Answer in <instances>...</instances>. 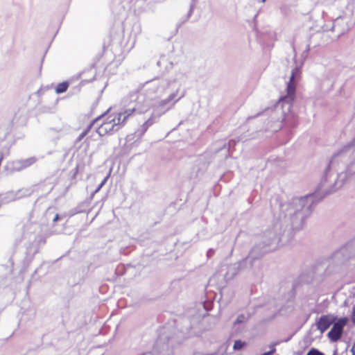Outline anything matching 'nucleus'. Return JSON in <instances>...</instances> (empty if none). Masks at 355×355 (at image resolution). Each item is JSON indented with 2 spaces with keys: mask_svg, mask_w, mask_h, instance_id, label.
Instances as JSON below:
<instances>
[{
  "mask_svg": "<svg viewBox=\"0 0 355 355\" xmlns=\"http://www.w3.org/2000/svg\"><path fill=\"white\" fill-rule=\"evenodd\" d=\"M170 80L158 78L146 82L141 89L130 94L125 103H128L135 114H143L151 107L153 109L150 118L141 126L137 133L142 136L157 120L166 112L172 109L175 104L182 98L175 100L178 89L171 92L164 99L159 100L168 89Z\"/></svg>",
  "mask_w": 355,
  "mask_h": 355,
  "instance_id": "f257e3e1",
  "label": "nucleus"
},
{
  "mask_svg": "<svg viewBox=\"0 0 355 355\" xmlns=\"http://www.w3.org/2000/svg\"><path fill=\"white\" fill-rule=\"evenodd\" d=\"M311 197L295 198L282 204L278 217L272 226L265 232L264 243L266 245H277L281 236L288 230H297L302 227L303 222L309 214Z\"/></svg>",
  "mask_w": 355,
  "mask_h": 355,
  "instance_id": "f03ea898",
  "label": "nucleus"
},
{
  "mask_svg": "<svg viewBox=\"0 0 355 355\" xmlns=\"http://www.w3.org/2000/svg\"><path fill=\"white\" fill-rule=\"evenodd\" d=\"M127 108L123 112L115 115H110L98 128L96 132L100 136H104L119 130L126 121L128 118L133 114H136L132 110L128 103Z\"/></svg>",
  "mask_w": 355,
  "mask_h": 355,
  "instance_id": "7ed1b4c3",
  "label": "nucleus"
},
{
  "mask_svg": "<svg viewBox=\"0 0 355 355\" xmlns=\"http://www.w3.org/2000/svg\"><path fill=\"white\" fill-rule=\"evenodd\" d=\"M300 68L295 67L291 72L289 82L286 87V95L282 96L278 103V106L282 108V113L284 116V120H287L290 117V113L292 107V103L295 98L296 83L300 77Z\"/></svg>",
  "mask_w": 355,
  "mask_h": 355,
  "instance_id": "20e7f679",
  "label": "nucleus"
},
{
  "mask_svg": "<svg viewBox=\"0 0 355 355\" xmlns=\"http://www.w3.org/2000/svg\"><path fill=\"white\" fill-rule=\"evenodd\" d=\"M37 159L35 157H31L24 159L14 160L8 162L5 168L9 173H13L15 171H20L25 169L32 165H33Z\"/></svg>",
  "mask_w": 355,
  "mask_h": 355,
  "instance_id": "39448f33",
  "label": "nucleus"
},
{
  "mask_svg": "<svg viewBox=\"0 0 355 355\" xmlns=\"http://www.w3.org/2000/svg\"><path fill=\"white\" fill-rule=\"evenodd\" d=\"M347 322V319L342 318L333 324L331 329L328 333V337L332 342H336L341 338L343 328Z\"/></svg>",
  "mask_w": 355,
  "mask_h": 355,
  "instance_id": "423d86ee",
  "label": "nucleus"
},
{
  "mask_svg": "<svg viewBox=\"0 0 355 355\" xmlns=\"http://www.w3.org/2000/svg\"><path fill=\"white\" fill-rule=\"evenodd\" d=\"M333 29L334 31L338 32L339 35H340L348 32L350 29V26L348 24L347 19L338 17L334 21Z\"/></svg>",
  "mask_w": 355,
  "mask_h": 355,
  "instance_id": "0eeeda50",
  "label": "nucleus"
},
{
  "mask_svg": "<svg viewBox=\"0 0 355 355\" xmlns=\"http://www.w3.org/2000/svg\"><path fill=\"white\" fill-rule=\"evenodd\" d=\"M334 320L329 315H322L316 323L317 328L321 333L324 332L333 323Z\"/></svg>",
  "mask_w": 355,
  "mask_h": 355,
  "instance_id": "6e6552de",
  "label": "nucleus"
},
{
  "mask_svg": "<svg viewBox=\"0 0 355 355\" xmlns=\"http://www.w3.org/2000/svg\"><path fill=\"white\" fill-rule=\"evenodd\" d=\"M245 262H239V263H235L234 264H232L228 266V270L227 272V275L229 277H234V275H237L239 271L242 269Z\"/></svg>",
  "mask_w": 355,
  "mask_h": 355,
  "instance_id": "1a4fd4ad",
  "label": "nucleus"
},
{
  "mask_svg": "<svg viewBox=\"0 0 355 355\" xmlns=\"http://www.w3.org/2000/svg\"><path fill=\"white\" fill-rule=\"evenodd\" d=\"M69 84L67 81L59 83L55 88V92L57 94H61L66 92L69 87Z\"/></svg>",
  "mask_w": 355,
  "mask_h": 355,
  "instance_id": "9d476101",
  "label": "nucleus"
},
{
  "mask_svg": "<svg viewBox=\"0 0 355 355\" xmlns=\"http://www.w3.org/2000/svg\"><path fill=\"white\" fill-rule=\"evenodd\" d=\"M92 126V123L90 124L86 130H85L77 138V141H80L89 132V130L91 129Z\"/></svg>",
  "mask_w": 355,
  "mask_h": 355,
  "instance_id": "9b49d317",
  "label": "nucleus"
},
{
  "mask_svg": "<svg viewBox=\"0 0 355 355\" xmlns=\"http://www.w3.org/2000/svg\"><path fill=\"white\" fill-rule=\"evenodd\" d=\"M245 343L243 342H242L241 340H236L234 342V346H233V348L234 350H239V349H241L243 348V347L244 346Z\"/></svg>",
  "mask_w": 355,
  "mask_h": 355,
  "instance_id": "f8f14e48",
  "label": "nucleus"
},
{
  "mask_svg": "<svg viewBox=\"0 0 355 355\" xmlns=\"http://www.w3.org/2000/svg\"><path fill=\"white\" fill-rule=\"evenodd\" d=\"M109 178V175L106 176L103 180V181L101 182V184L98 186V187L96 189V190L94 191V193H92V196L96 194V193H98L100 189L103 187V185L106 183L107 179Z\"/></svg>",
  "mask_w": 355,
  "mask_h": 355,
  "instance_id": "ddd939ff",
  "label": "nucleus"
},
{
  "mask_svg": "<svg viewBox=\"0 0 355 355\" xmlns=\"http://www.w3.org/2000/svg\"><path fill=\"white\" fill-rule=\"evenodd\" d=\"M306 355H324V354L323 353H322L321 352H320L319 350L312 348L311 349H310Z\"/></svg>",
  "mask_w": 355,
  "mask_h": 355,
  "instance_id": "4468645a",
  "label": "nucleus"
},
{
  "mask_svg": "<svg viewBox=\"0 0 355 355\" xmlns=\"http://www.w3.org/2000/svg\"><path fill=\"white\" fill-rule=\"evenodd\" d=\"M245 319V315H242V314H241V315H239L237 317V318H236V320H235V322H234V324L235 325H236V324H240V323H242V322H244Z\"/></svg>",
  "mask_w": 355,
  "mask_h": 355,
  "instance_id": "2eb2a0df",
  "label": "nucleus"
},
{
  "mask_svg": "<svg viewBox=\"0 0 355 355\" xmlns=\"http://www.w3.org/2000/svg\"><path fill=\"white\" fill-rule=\"evenodd\" d=\"M277 345V343H273L270 345V351L263 353L262 355H272L275 352V346Z\"/></svg>",
  "mask_w": 355,
  "mask_h": 355,
  "instance_id": "dca6fc26",
  "label": "nucleus"
},
{
  "mask_svg": "<svg viewBox=\"0 0 355 355\" xmlns=\"http://www.w3.org/2000/svg\"><path fill=\"white\" fill-rule=\"evenodd\" d=\"M192 1V3L190 6V9H189V13H188V15L190 16L193 12V10L194 8V6H195V3H196V0H191Z\"/></svg>",
  "mask_w": 355,
  "mask_h": 355,
  "instance_id": "f3484780",
  "label": "nucleus"
},
{
  "mask_svg": "<svg viewBox=\"0 0 355 355\" xmlns=\"http://www.w3.org/2000/svg\"><path fill=\"white\" fill-rule=\"evenodd\" d=\"M214 250L213 249H209L207 252V256L208 257H211L214 255Z\"/></svg>",
  "mask_w": 355,
  "mask_h": 355,
  "instance_id": "a211bd4d",
  "label": "nucleus"
},
{
  "mask_svg": "<svg viewBox=\"0 0 355 355\" xmlns=\"http://www.w3.org/2000/svg\"><path fill=\"white\" fill-rule=\"evenodd\" d=\"M352 320L353 323L355 324V307L353 309Z\"/></svg>",
  "mask_w": 355,
  "mask_h": 355,
  "instance_id": "6ab92c4d",
  "label": "nucleus"
},
{
  "mask_svg": "<svg viewBox=\"0 0 355 355\" xmlns=\"http://www.w3.org/2000/svg\"><path fill=\"white\" fill-rule=\"evenodd\" d=\"M351 352L352 353V355H355V343L353 345V346L351 349Z\"/></svg>",
  "mask_w": 355,
  "mask_h": 355,
  "instance_id": "aec40b11",
  "label": "nucleus"
},
{
  "mask_svg": "<svg viewBox=\"0 0 355 355\" xmlns=\"http://www.w3.org/2000/svg\"><path fill=\"white\" fill-rule=\"evenodd\" d=\"M58 219H59V215L57 214H55L53 220V222H56Z\"/></svg>",
  "mask_w": 355,
  "mask_h": 355,
  "instance_id": "412c9836",
  "label": "nucleus"
},
{
  "mask_svg": "<svg viewBox=\"0 0 355 355\" xmlns=\"http://www.w3.org/2000/svg\"><path fill=\"white\" fill-rule=\"evenodd\" d=\"M266 0H261V2L264 3Z\"/></svg>",
  "mask_w": 355,
  "mask_h": 355,
  "instance_id": "4be33fe9",
  "label": "nucleus"
}]
</instances>
